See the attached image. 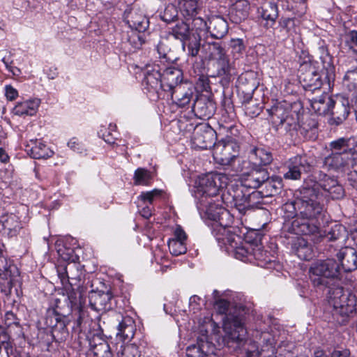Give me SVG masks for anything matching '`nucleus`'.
<instances>
[{
    "mask_svg": "<svg viewBox=\"0 0 357 357\" xmlns=\"http://www.w3.org/2000/svg\"><path fill=\"white\" fill-rule=\"evenodd\" d=\"M340 264L333 259H327L312 264L308 273L310 282L317 290L328 289V303L335 312L349 316L357 311V290H344L340 286Z\"/></svg>",
    "mask_w": 357,
    "mask_h": 357,
    "instance_id": "1",
    "label": "nucleus"
},
{
    "mask_svg": "<svg viewBox=\"0 0 357 357\" xmlns=\"http://www.w3.org/2000/svg\"><path fill=\"white\" fill-rule=\"evenodd\" d=\"M301 193V197L284 205L286 211L294 213L291 229L300 235L317 234L325 216L324 206L314 196L304 195L303 189Z\"/></svg>",
    "mask_w": 357,
    "mask_h": 357,
    "instance_id": "2",
    "label": "nucleus"
},
{
    "mask_svg": "<svg viewBox=\"0 0 357 357\" xmlns=\"http://www.w3.org/2000/svg\"><path fill=\"white\" fill-rule=\"evenodd\" d=\"M332 153L324 158L323 166L328 171L344 172L357 161V143L351 139L341 137L330 144Z\"/></svg>",
    "mask_w": 357,
    "mask_h": 357,
    "instance_id": "3",
    "label": "nucleus"
},
{
    "mask_svg": "<svg viewBox=\"0 0 357 357\" xmlns=\"http://www.w3.org/2000/svg\"><path fill=\"white\" fill-rule=\"evenodd\" d=\"M303 193L314 196L317 199H340L345 195L344 189L337 178L322 171H317L308 176L305 182Z\"/></svg>",
    "mask_w": 357,
    "mask_h": 357,
    "instance_id": "4",
    "label": "nucleus"
},
{
    "mask_svg": "<svg viewBox=\"0 0 357 357\" xmlns=\"http://www.w3.org/2000/svg\"><path fill=\"white\" fill-rule=\"evenodd\" d=\"M197 208L205 213L206 218L213 221L211 224L212 234L216 240H222L224 236L231 231L229 228L232 222V217L229 211L213 199L206 200L203 198L197 203Z\"/></svg>",
    "mask_w": 357,
    "mask_h": 357,
    "instance_id": "5",
    "label": "nucleus"
},
{
    "mask_svg": "<svg viewBox=\"0 0 357 357\" xmlns=\"http://www.w3.org/2000/svg\"><path fill=\"white\" fill-rule=\"evenodd\" d=\"M220 314H225L223 319V330L227 344H236L235 348L240 349L246 342L247 331L244 328L243 319L240 315L227 314L229 303L225 299L216 301L215 304Z\"/></svg>",
    "mask_w": 357,
    "mask_h": 357,
    "instance_id": "6",
    "label": "nucleus"
},
{
    "mask_svg": "<svg viewBox=\"0 0 357 357\" xmlns=\"http://www.w3.org/2000/svg\"><path fill=\"white\" fill-rule=\"evenodd\" d=\"M220 245H225L226 250L235 258L241 261H251L253 258L264 260L262 253L255 250L247 243H243L242 237L236 234L234 229L227 232L222 240H217Z\"/></svg>",
    "mask_w": 357,
    "mask_h": 357,
    "instance_id": "7",
    "label": "nucleus"
},
{
    "mask_svg": "<svg viewBox=\"0 0 357 357\" xmlns=\"http://www.w3.org/2000/svg\"><path fill=\"white\" fill-rule=\"evenodd\" d=\"M229 177L223 173L210 172L200 176L198 179L195 197L198 201L202 198L210 200L216 197L221 189L229 183Z\"/></svg>",
    "mask_w": 357,
    "mask_h": 357,
    "instance_id": "8",
    "label": "nucleus"
},
{
    "mask_svg": "<svg viewBox=\"0 0 357 357\" xmlns=\"http://www.w3.org/2000/svg\"><path fill=\"white\" fill-rule=\"evenodd\" d=\"M18 268L8 258L6 250L0 248V289L5 295H9L13 287L22 284Z\"/></svg>",
    "mask_w": 357,
    "mask_h": 357,
    "instance_id": "9",
    "label": "nucleus"
},
{
    "mask_svg": "<svg viewBox=\"0 0 357 357\" xmlns=\"http://www.w3.org/2000/svg\"><path fill=\"white\" fill-rule=\"evenodd\" d=\"M229 193L232 197L235 208L243 215L257 208L262 198L261 192H249V189H244V187H231L229 190Z\"/></svg>",
    "mask_w": 357,
    "mask_h": 357,
    "instance_id": "10",
    "label": "nucleus"
},
{
    "mask_svg": "<svg viewBox=\"0 0 357 357\" xmlns=\"http://www.w3.org/2000/svg\"><path fill=\"white\" fill-rule=\"evenodd\" d=\"M239 149V145L233 138L227 137L215 144L213 156L217 163L229 165L238 155Z\"/></svg>",
    "mask_w": 357,
    "mask_h": 357,
    "instance_id": "11",
    "label": "nucleus"
},
{
    "mask_svg": "<svg viewBox=\"0 0 357 357\" xmlns=\"http://www.w3.org/2000/svg\"><path fill=\"white\" fill-rule=\"evenodd\" d=\"M142 85L146 93H150L151 98L157 99L162 91V74L158 64L149 63L144 68Z\"/></svg>",
    "mask_w": 357,
    "mask_h": 357,
    "instance_id": "12",
    "label": "nucleus"
},
{
    "mask_svg": "<svg viewBox=\"0 0 357 357\" xmlns=\"http://www.w3.org/2000/svg\"><path fill=\"white\" fill-rule=\"evenodd\" d=\"M216 139L215 131L208 123L197 124L192 136V144L196 149H207L213 147Z\"/></svg>",
    "mask_w": 357,
    "mask_h": 357,
    "instance_id": "13",
    "label": "nucleus"
},
{
    "mask_svg": "<svg viewBox=\"0 0 357 357\" xmlns=\"http://www.w3.org/2000/svg\"><path fill=\"white\" fill-rule=\"evenodd\" d=\"M242 172V182L240 185L236 187H244V189H256L259 188L268 178V172L260 167L252 168L250 172Z\"/></svg>",
    "mask_w": 357,
    "mask_h": 357,
    "instance_id": "14",
    "label": "nucleus"
},
{
    "mask_svg": "<svg viewBox=\"0 0 357 357\" xmlns=\"http://www.w3.org/2000/svg\"><path fill=\"white\" fill-rule=\"evenodd\" d=\"M287 172L284 173L285 179L298 180L301 178L302 172H307L311 165L305 155H296L291 158L287 163Z\"/></svg>",
    "mask_w": 357,
    "mask_h": 357,
    "instance_id": "15",
    "label": "nucleus"
},
{
    "mask_svg": "<svg viewBox=\"0 0 357 357\" xmlns=\"http://www.w3.org/2000/svg\"><path fill=\"white\" fill-rule=\"evenodd\" d=\"M70 289H66L68 298L70 303V307L73 311L77 312L79 316L75 322L76 326H73V330L80 332L82 331V322H83V302L82 296L79 291V287L75 286H70Z\"/></svg>",
    "mask_w": 357,
    "mask_h": 357,
    "instance_id": "16",
    "label": "nucleus"
},
{
    "mask_svg": "<svg viewBox=\"0 0 357 357\" xmlns=\"http://www.w3.org/2000/svg\"><path fill=\"white\" fill-rule=\"evenodd\" d=\"M300 82L305 90L314 91L319 89L322 85L321 75L312 65H306L301 70Z\"/></svg>",
    "mask_w": 357,
    "mask_h": 357,
    "instance_id": "17",
    "label": "nucleus"
},
{
    "mask_svg": "<svg viewBox=\"0 0 357 357\" xmlns=\"http://www.w3.org/2000/svg\"><path fill=\"white\" fill-rule=\"evenodd\" d=\"M267 111L272 123L276 126H286L285 129H287L289 127L291 128V126H294V128H296V121L289 115L291 111L286 109L283 105L278 104L271 107V108L267 109Z\"/></svg>",
    "mask_w": 357,
    "mask_h": 357,
    "instance_id": "18",
    "label": "nucleus"
},
{
    "mask_svg": "<svg viewBox=\"0 0 357 357\" xmlns=\"http://www.w3.org/2000/svg\"><path fill=\"white\" fill-rule=\"evenodd\" d=\"M183 79L182 71L176 68H167L162 74V91H169L181 86Z\"/></svg>",
    "mask_w": 357,
    "mask_h": 357,
    "instance_id": "19",
    "label": "nucleus"
},
{
    "mask_svg": "<svg viewBox=\"0 0 357 357\" xmlns=\"http://www.w3.org/2000/svg\"><path fill=\"white\" fill-rule=\"evenodd\" d=\"M187 235L184 230L178 226L174 233V237L168 241V247L170 253L174 256L183 255L187 251Z\"/></svg>",
    "mask_w": 357,
    "mask_h": 357,
    "instance_id": "20",
    "label": "nucleus"
},
{
    "mask_svg": "<svg viewBox=\"0 0 357 357\" xmlns=\"http://www.w3.org/2000/svg\"><path fill=\"white\" fill-rule=\"evenodd\" d=\"M192 110L199 118L209 119L215 112V104L206 96H200L195 100Z\"/></svg>",
    "mask_w": 357,
    "mask_h": 357,
    "instance_id": "21",
    "label": "nucleus"
},
{
    "mask_svg": "<svg viewBox=\"0 0 357 357\" xmlns=\"http://www.w3.org/2000/svg\"><path fill=\"white\" fill-rule=\"evenodd\" d=\"M342 268L350 272L357 268V252L351 247L342 248L337 255Z\"/></svg>",
    "mask_w": 357,
    "mask_h": 357,
    "instance_id": "22",
    "label": "nucleus"
},
{
    "mask_svg": "<svg viewBox=\"0 0 357 357\" xmlns=\"http://www.w3.org/2000/svg\"><path fill=\"white\" fill-rule=\"evenodd\" d=\"M50 321L52 328L50 336L56 342H62L68 337V331L66 321L61 319L59 315L53 317H48L47 321Z\"/></svg>",
    "mask_w": 357,
    "mask_h": 357,
    "instance_id": "23",
    "label": "nucleus"
},
{
    "mask_svg": "<svg viewBox=\"0 0 357 357\" xmlns=\"http://www.w3.org/2000/svg\"><path fill=\"white\" fill-rule=\"evenodd\" d=\"M250 4L246 0H238L233 3L228 13L230 21L234 24H240L248 16Z\"/></svg>",
    "mask_w": 357,
    "mask_h": 357,
    "instance_id": "24",
    "label": "nucleus"
},
{
    "mask_svg": "<svg viewBox=\"0 0 357 357\" xmlns=\"http://www.w3.org/2000/svg\"><path fill=\"white\" fill-rule=\"evenodd\" d=\"M63 270V273L59 272L61 281L63 282L64 278H66L69 286L79 287V282L83 277L82 270L79 264L75 262L68 263Z\"/></svg>",
    "mask_w": 357,
    "mask_h": 357,
    "instance_id": "25",
    "label": "nucleus"
},
{
    "mask_svg": "<svg viewBox=\"0 0 357 357\" xmlns=\"http://www.w3.org/2000/svg\"><path fill=\"white\" fill-rule=\"evenodd\" d=\"M90 350L96 357H113L108 342L99 335H93L89 340Z\"/></svg>",
    "mask_w": 357,
    "mask_h": 357,
    "instance_id": "26",
    "label": "nucleus"
},
{
    "mask_svg": "<svg viewBox=\"0 0 357 357\" xmlns=\"http://www.w3.org/2000/svg\"><path fill=\"white\" fill-rule=\"evenodd\" d=\"M170 93L172 100L181 107H184L188 105L194 96L193 89L186 85L177 86Z\"/></svg>",
    "mask_w": 357,
    "mask_h": 357,
    "instance_id": "27",
    "label": "nucleus"
},
{
    "mask_svg": "<svg viewBox=\"0 0 357 357\" xmlns=\"http://www.w3.org/2000/svg\"><path fill=\"white\" fill-rule=\"evenodd\" d=\"M26 150L35 159L48 158L53 155V151L38 139H31L26 146Z\"/></svg>",
    "mask_w": 357,
    "mask_h": 357,
    "instance_id": "28",
    "label": "nucleus"
},
{
    "mask_svg": "<svg viewBox=\"0 0 357 357\" xmlns=\"http://www.w3.org/2000/svg\"><path fill=\"white\" fill-rule=\"evenodd\" d=\"M125 20L129 26L138 32H144L149 26V20L140 12L132 10L126 14Z\"/></svg>",
    "mask_w": 357,
    "mask_h": 357,
    "instance_id": "29",
    "label": "nucleus"
},
{
    "mask_svg": "<svg viewBox=\"0 0 357 357\" xmlns=\"http://www.w3.org/2000/svg\"><path fill=\"white\" fill-rule=\"evenodd\" d=\"M208 31L214 38H222L228 31V24L221 16H213L208 20Z\"/></svg>",
    "mask_w": 357,
    "mask_h": 357,
    "instance_id": "30",
    "label": "nucleus"
},
{
    "mask_svg": "<svg viewBox=\"0 0 357 357\" xmlns=\"http://www.w3.org/2000/svg\"><path fill=\"white\" fill-rule=\"evenodd\" d=\"M332 115L331 121L335 125H340L347 118L349 114V101L347 99H342L340 102L334 101V105L329 113Z\"/></svg>",
    "mask_w": 357,
    "mask_h": 357,
    "instance_id": "31",
    "label": "nucleus"
},
{
    "mask_svg": "<svg viewBox=\"0 0 357 357\" xmlns=\"http://www.w3.org/2000/svg\"><path fill=\"white\" fill-rule=\"evenodd\" d=\"M117 329L116 335L123 341H129L134 337L136 330L135 321L130 317H124L119 323Z\"/></svg>",
    "mask_w": 357,
    "mask_h": 357,
    "instance_id": "32",
    "label": "nucleus"
},
{
    "mask_svg": "<svg viewBox=\"0 0 357 357\" xmlns=\"http://www.w3.org/2000/svg\"><path fill=\"white\" fill-rule=\"evenodd\" d=\"M333 105L334 100L326 93L311 100L312 109L319 115L329 114Z\"/></svg>",
    "mask_w": 357,
    "mask_h": 357,
    "instance_id": "33",
    "label": "nucleus"
},
{
    "mask_svg": "<svg viewBox=\"0 0 357 357\" xmlns=\"http://www.w3.org/2000/svg\"><path fill=\"white\" fill-rule=\"evenodd\" d=\"M40 99L33 98L24 102H18L13 108V113L17 116H33L40 105Z\"/></svg>",
    "mask_w": 357,
    "mask_h": 357,
    "instance_id": "34",
    "label": "nucleus"
},
{
    "mask_svg": "<svg viewBox=\"0 0 357 357\" xmlns=\"http://www.w3.org/2000/svg\"><path fill=\"white\" fill-rule=\"evenodd\" d=\"M4 324L7 327V333L9 334L10 338L15 339L22 337V328L19 324L18 319L13 312L10 311L6 312L4 315Z\"/></svg>",
    "mask_w": 357,
    "mask_h": 357,
    "instance_id": "35",
    "label": "nucleus"
},
{
    "mask_svg": "<svg viewBox=\"0 0 357 357\" xmlns=\"http://www.w3.org/2000/svg\"><path fill=\"white\" fill-rule=\"evenodd\" d=\"M2 226L4 234L8 237L16 236L22 228L20 218L14 214L3 217Z\"/></svg>",
    "mask_w": 357,
    "mask_h": 357,
    "instance_id": "36",
    "label": "nucleus"
},
{
    "mask_svg": "<svg viewBox=\"0 0 357 357\" xmlns=\"http://www.w3.org/2000/svg\"><path fill=\"white\" fill-rule=\"evenodd\" d=\"M249 159L255 166L267 165L272 161L271 153L264 149L254 148L249 154Z\"/></svg>",
    "mask_w": 357,
    "mask_h": 357,
    "instance_id": "37",
    "label": "nucleus"
},
{
    "mask_svg": "<svg viewBox=\"0 0 357 357\" xmlns=\"http://www.w3.org/2000/svg\"><path fill=\"white\" fill-rule=\"evenodd\" d=\"M296 255L303 260H310L312 257L311 245L303 237H298L293 244Z\"/></svg>",
    "mask_w": 357,
    "mask_h": 357,
    "instance_id": "38",
    "label": "nucleus"
},
{
    "mask_svg": "<svg viewBox=\"0 0 357 357\" xmlns=\"http://www.w3.org/2000/svg\"><path fill=\"white\" fill-rule=\"evenodd\" d=\"M89 300L91 307L93 310L99 312L107 308L109 296L105 293L92 291L89 296Z\"/></svg>",
    "mask_w": 357,
    "mask_h": 357,
    "instance_id": "39",
    "label": "nucleus"
},
{
    "mask_svg": "<svg viewBox=\"0 0 357 357\" xmlns=\"http://www.w3.org/2000/svg\"><path fill=\"white\" fill-rule=\"evenodd\" d=\"M202 52L205 54L206 59L213 61L216 60L226 53L221 45L216 42L204 44Z\"/></svg>",
    "mask_w": 357,
    "mask_h": 357,
    "instance_id": "40",
    "label": "nucleus"
},
{
    "mask_svg": "<svg viewBox=\"0 0 357 357\" xmlns=\"http://www.w3.org/2000/svg\"><path fill=\"white\" fill-rule=\"evenodd\" d=\"M181 13L185 17L196 16L200 10L197 0H178Z\"/></svg>",
    "mask_w": 357,
    "mask_h": 357,
    "instance_id": "41",
    "label": "nucleus"
},
{
    "mask_svg": "<svg viewBox=\"0 0 357 357\" xmlns=\"http://www.w3.org/2000/svg\"><path fill=\"white\" fill-rule=\"evenodd\" d=\"M209 347V342L202 339L199 340L197 344L188 347L187 357H208V351L205 349Z\"/></svg>",
    "mask_w": 357,
    "mask_h": 357,
    "instance_id": "42",
    "label": "nucleus"
},
{
    "mask_svg": "<svg viewBox=\"0 0 357 357\" xmlns=\"http://www.w3.org/2000/svg\"><path fill=\"white\" fill-rule=\"evenodd\" d=\"M172 33L176 38L183 42V47L184 48L185 41H187L188 38L192 36V32L190 31V26L186 22H179L172 29Z\"/></svg>",
    "mask_w": 357,
    "mask_h": 357,
    "instance_id": "43",
    "label": "nucleus"
},
{
    "mask_svg": "<svg viewBox=\"0 0 357 357\" xmlns=\"http://www.w3.org/2000/svg\"><path fill=\"white\" fill-rule=\"evenodd\" d=\"M261 17L266 21V26H271L278 17V9L275 4L268 3L262 7Z\"/></svg>",
    "mask_w": 357,
    "mask_h": 357,
    "instance_id": "44",
    "label": "nucleus"
},
{
    "mask_svg": "<svg viewBox=\"0 0 357 357\" xmlns=\"http://www.w3.org/2000/svg\"><path fill=\"white\" fill-rule=\"evenodd\" d=\"M217 68L218 75L228 77L231 75V66L229 63V59L224 54L222 56L215 60Z\"/></svg>",
    "mask_w": 357,
    "mask_h": 357,
    "instance_id": "45",
    "label": "nucleus"
},
{
    "mask_svg": "<svg viewBox=\"0 0 357 357\" xmlns=\"http://www.w3.org/2000/svg\"><path fill=\"white\" fill-rule=\"evenodd\" d=\"M136 185H149L152 180L151 173L144 168H137L133 176Z\"/></svg>",
    "mask_w": 357,
    "mask_h": 357,
    "instance_id": "46",
    "label": "nucleus"
},
{
    "mask_svg": "<svg viewBox=\"0 0 357 357\" xmlns=\"http://www.w3.org/2000/svg\"><path fill=\"white\" fill-rule=\"evenodd\" d=\"M200 40L201 36L199 33H197V36L192 33V36L188 38L187 40L188 43L186 44L188 55L194 57L198 54L200 50Z\"/></svg>",
    "mask_w": 357,
    "mask_h": 357,
    "instance_id": "47",
    "label": "nucleus"
},
{
    "mask_svg": "<svg viewBox=\"0 0 357 357\" xmlns=\"http://www.w3.org/2000/svg\"><path fill=\"white\" fill-rule=\"evenodd\" d=\"M263 184L265 185L266 192L264 195L265 197L273 196L277 194L282 187L281 180L278 178H268Z\"/></svg>",
    "mask_w": 357,
    "mask_h": 357,
    "instance_id": "48",
    "label": "nucleus"
},
{
    "mask_svg": "<svg viewBox=\"0 0 357 357\" xmlns=\"http://www.w3.org/2000/svg\"><path fill=\"white\" fill-rule=\"evenodd\" d=\"M189 19L192 20L193 28L192 30V33H195L196 36H197V33L200 35L202 32L208 31V23L206 22L202 17L195 16L193 17H189Z\"/></svg>",
    "mask_w": 357,
    "mask_h": 357,
    "instance_id": "49",
    "label": "nucleus"
},
{
    "mask_svg": "<svg viewBox=\"0 0 357 357\" xmlns=\"http://www.w3.org/2000/svg\"><path fill=\"white\" fill-rule=\"evenodd\" d=\"M345 227L340 225H335L331 228L330 231L326 235L328 241H335L340 239H344L345 237Z\"/></svg>",
    "mask_w": 357,
    "mask_h": 357,
    "instance_id": "50",
    "label": "nucleus"
},
{
    "mask_svg": "<svg viewBox=\"0 0 357 357\" xmlns=\"http://www.w3.org/2000/svg\"><path fill=\"white\" fill-rule=\"evenodd\" d=\"M162 190L154 189L151 191L142 192L139 196V199L144 202V204H151L154 200L159 198L162 195Z\"/></svg>",
    "mask_w": 357,
    "mask_h": 357,
    "instance_id": "51",
    "label": "nucleus"
},
{
    "mask_svg": "<svg viewBox=\"0 0 357 357\" xmlns=\"http://www.w3.org/2000/svg\"><path fill=\"white\" fill-rule=\"evenodd\" d=\"M140 351L135 344H127L123 347L121 352L118 353V357H139Z\"/></svg>",
    "mask_w": 357,
    "mask_h": 357,
    "instance_id": "52",
    "label": "nucleus"
},
{
    "mask_svg": "<svg viewBox=\"0 0 357 357\" xmlns=\"http://www.w3.org/2000/svg\"><path fill=\"white\" fill-rule=\"evenodd\" d=\"M140 33L132 31L128 36V42L132 46L133 50L139 49L144 43V40Z\"/></svg>",
    "mask_w": 357,
    "mask_h": 357,
    "instance_id": "53",
    "label": "nucleus"
},
{
    "mask_svg": "<svg viewBox=\"0 0 357 357\" xmlns=\"http://www.w3.org/2000/svg\"><path fill=\"white\" fill-rule=\"evenodd\" d=\"M229 45L234 55H237L238 56L243 54L245 48L243 40L241 38H232L230 40Z\"/></svg>",
    "mask_w": 357,
    "mask_h": 357,
    "instance_id": "54",
    "label": "nucleus"
},
{
    "mask_svg": "<svg viewBox=\"0 0 357 357\" xmlns=\"http://www.w3.org/2000/svg\"><path fill=\"white\" fill-rule=\"evenodd\" d=\"M280 26L282 29L286 31L288 36L293 35L296 32L295 30V20L293 18H284L280 22Z\"/></svg>",
    "mask_w": 357,
    "mask_h": 357,
    "instance_id": "55",
    "label": "nucleus"
},
{
    "mask_svg": "<svg viewBox=\"0 0 357 357\" xmlns=\"http://www.w3.org/2000/svg\"><path fill=\"white\" fill-rule=\"evenodd\" d=\"M344 81L348 82V85L353 89L357 90V68L354 70H348L344 77Z\"/></svg>",
    "mask_w": 357,
    "mask_h": 357,
    "instance_id": "56",
    "label": "nucleus"
},
{
    "mask_svg": "<svg viewBox=\"0 0 357 357\" xmlns=\"http://www.w3.org/2000/svg\"><path fill=\"white\" fill-rule=\"evenodd\" d=\"M177 16V10L174 6H168L165 9L164 13L162 15L163 21L170 22Z\"/></svg>",
    "mask_w": 357,
    "mask_h": 357,
    "instance_id": "57",
    "label": "nucleus"
},
{
    "mask_svg": "<svg viewBox=\"0 0 357 357\" xmlns=\"http://www.w3.org/2000/svg\"><path fill=\"white\" fill-rule=\"evenodd\" d=\"M245 112L247 116L254 118L261 112V107L257 104L251 105L249 102L245 105Z\"/></svg>",
    "mask_w": 357,
    "mask_h": 357,
    "instance_id": "58",
    "label": "nucleus"
},
{
    "mask_svg": "<svg viewBox=\"0 0 357 357\" xmlns=\"http://www.w3.org/2000/svg\"><path fill=\"white\" fill-rule=\"evenodd\" d=\"M200 301L201 298L199 296L197 295L192 296L189 300L190 311H192L194 314L197 313L202 309Z\"/></svg>",
    "mask_w": 357,
    "mask_h": 357,
    "instance_id": "59",
    "label": "nucleus"
},
{
    "mask_svg": "<svg viewBox=\"0 0 357 357\" xmlns=\"http://www.w3.org/2000/svg\"><path fill=\"white\" fill-rule=\"evenodd\" d=\"M116 126L110 124L108 129L102 132V139L108 144H114L116 137L113 135L112 132L115 131Z\"/></svg>",
    "mask_w": 357,
    "mask_h": 357,
    "instance_id": "60",
    "label": "nucleus"
},
{
    "mask_svg": "<svg viewBox=\"0 0 357 357\" xmlns=\"http://www.w3.org/2000/svg\"><path fill=\"white\" fill-rule=\"evenodd\" d=\"M68 146L75 152L82 153L84 151L83 145L76 137H73L69 140Z\"/></svg>",
    "mask_w": 357,
    "mask_h": 357,
    "instance_id": "61",
    "label": "nucleus"
},
{
    "mask_svg": "<svg viewBox=\"0 0 357 357\" xmlns=\"http://www.w3.org/2000/svg\"><path fill=\"white\" fill-rule=\"evenodd\" d=\"M345 43L348 45L349 48L350 47V46H357V31L352 30L349 31L346 34Z\"/></svg>",
    "mask_w": 357,
    "mask_h": 357,
    "instance_id": "62",
    "label": "nucleus"
},
{
    "mask_svg": "<svg viewBox=\"0 0 357 357\" xmlns=\"http://www.w3.org/2000/svg\"><path fill=\"white\" fill-rule=\"evenodd\" d=\"M5 95L8 100H13L18 96V92L11 85H6L5 86Z\"/></svg>",
    "mask_w": 357,
    "mask_h": 357,
    "instance_id": "63",
    "label": "nucleus"
},
{
    "mask_svg": "<svg viewBox=\"0 0 357 357\" xmlns=\"http://www.w3.org/2000/svg\"><path fill=\"white\" fill-rule=\"evenodd\" d=\"M351 354L349 349L334 350L331 353V357H351Z\"/></svg>",
    "mask_w": 357,
    "mask_h": 357,
    "instance_id": "64",
    "label": "nucleus"
}]
</instances>
